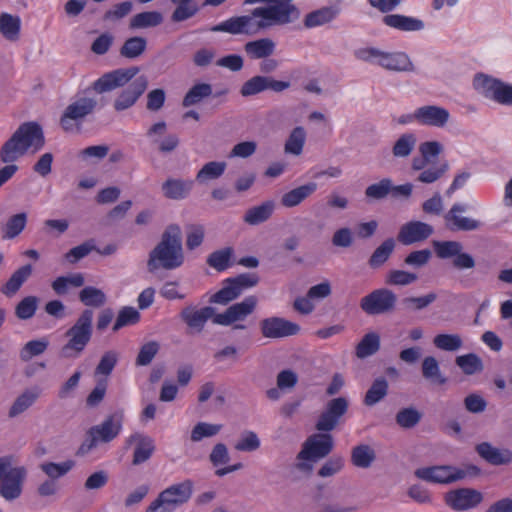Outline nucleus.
Here are the masks:
<instances>
[{
	"instance_id": "42",
	"label": "nucleus",
	"mask_w": 512,
	"mask_h": 512,
	"mask_svg": "<svg viewBox=\"0 0 512 512\" xmlns=\"http://www.w3.org/2000/svg\"><path fill=\"white\" fill-rule=\"evenodd\" d=\"M417 144V137L414 133L402 134L392 147V155L395 158H407L411 155Z\"/></svg>"
},
{
	"instance_id": "63",
	"label": "nucleus",
	"mask_w": 512,
	"mask_h": 512,
	"mask_svg": "<svg viewBox=\"0 0 512 512\" xmlns=\"http://www.w3.org/2000/svg\"><path fill=\"white\" fill-rule=\"evenodd\" d=\"M392 189V181L389 178H384L378 183L369 185L365 190V195L367 198L380 200L384 199Z\"/></svg>"
},
{
	"instance_id": "26",
	"label": "nucleus",
	"mask_w": 512,
	"mask_h": 512,
	"mask_svg": "<svg viewBox=\"0 0 512 512\" xmlns=\"http://www.w3.org/2000/svg\"><path fill=\"white\" fill-rule=\"evenodd\" d=\"M129 442H136L132 460L133 465H140L146 462L155 450L153 439L146 435L135 433L130 436Z\"/></svg>"
},
{
	"instance_id": "32",
	"label": "nucleus",
	"mask_w": 512,
	"mask_h": 512,
	"mask_svg": "<svg viewBox=\"0 0 512 512\" xmlns=\"http://www.w3.org/2000/svg\"><path fill=\"white\" fill-rule=\"evenodd\" d=\"M274 209L275 203L273 201H265L258 206L249 208L243 216V221L249 225H259L272 216Z\"/></svg>"
},
{
	"instance_id": "55",
	"label": "nucleus",
	"mask_w": 512,
	"mask_h": 512,
	"mask_svg": "<svg viewBox=\"0 0 512 512\" xmlns=\"http://www.w3.org/2000/svg\"><path fill=\"white\" fill-rule=\"evenodd\" d=\"M233 255V249L226 247L212 252L207 258V264L221 272L226 270L230 265V259Z\"/></svg>"
},
{
	"instance_id": "29",
	"label": "nucleus",
	"mask_w": 512,
	"mask_h": 512,
	"mask_svg": "<svg viewBox=\"0 0 512 512\" xmlns=\"http://www.w3.org/2000/svg\"><path fill=\"white\" fill-rule=\"evenodd\" d=\"M476 451L484 460L492 465H504L512 461V453L509 450L501 451L488 442L478 444Z\"/></svg>"
},
{
	"instance_id": "22",
	"label": "nucleus",
	"mask_w": 512,
	"mask_h": 512,
	"mask_svg": "<svg viewBox=\"0 0 512 512\" xmlns=\"http://www.w3.org/2000/svg\"><path fill=\"white\" fill-rule=\"evenodd\" d=\"M450 119L449 111L436 105H425L416 109V121L422 125L442 128Z\"/></svg>"
},
{
	"instance_id": "54",
	"label": "nucleus",
	"mask_w": 512,
	"mask_h": 512,
	"mask_svg": "<svg viewBox=\"0 0 512 512\" xmlns=\"http://www.w3.org/2000/svg\"><path fill=\"white\" fill-rule=\"evenodd\" d=\"M240 295L238 287H235L229 278L225 281V285L210 297L209 302L226 305L238 298Z\"/></svg>"
},
{
	"instance_id": "5",
	"label": "nucleus",
	"mask_w": 512,
	"mask_h": 512,
	"mask_svg": "<svg viewBox=\"0 0 512 512\" xmlns=\"http://www.w3.org/2000/svg\"><path fill=\"white\" fill-rule=\"evenodd\" d=\"M11 455L0 457V496L6 501L18 499L28 471L25 466H14Z\"/></svg>"
},
{
	"instance_id": "28",
	"label": "nucleus",
	"mask_w": 512,
	"mask_h": 512,
	"mask_svg": "<svg viewBox=\"0 0 512 512\" xmlns=\"http://www.w3.org/2000/svg\"><path fill=\"white\" fill-rule=\"evenodd\" d=\"M275 48L276 44L271 38H260L244 45L246 55L252 60L270 57L274 54Z\"/></svg>"
},
{
	"instance_id": "17",
	"label": "nucleus",
	"mask_w": 512,
	"mask_h": 512,
	"mask_svg": "<svg viewBox=\"0 0 512 512\" xmlns=\"http://www.w3.org/2000/svg\"><path fill=\"white\" fill-rule=\"evenodd\" d=\"M12 136L27 151L32 148L33 152H37L45 145L43 129L40 124L34 121L22 123Z\"/></svg>"
},
{
	"instance_id": "1",
	"label": "nucleus",
	"mask_w": 512,
	"mask_h": 512,
	"mask_svg": "<svg viewBox=\"0 0 512 512\" xmlns=\"http://www.w3.org/2000/svg\"><path fill=\"white\" fill-rule=\"evenodd\" d=\"M258 2L266 3V6L256 7L247 15L231 17L210 30L232 35H256L272 26L294 22L300 16L293 0H244V4Z\"/></svg>"
},
{
	"instance_id": "19",
	"label": "nucleus",
	"mask_w": 512,
	"mask_h": 512,
	"mask_svg": "<svg viewBox=\"0 0 512 512\" xmlns=\"http://www.w3.org/2000/svg\"><path fill=\"white\" fill-rule=\"evenodd\" d=\"M148 87V79L141 75L130 83L125 89L121 90L114 99L113 108L117 112L127 110L135 105L140 96Z\"/></svg>"
},
{
	"instance_id": "38",
	"label": "nucleus",
	"mask_w": 512,
	"mask_h": 512,
	"mask_svg": "<svg viewBox=\"0 0 512 512\" xmlns=\"http://www.w3.org/2000/svg\"><path fill=\"white\" fill-rule=\"evenodd\" d=\"M395 249V240L387 238L372 253L368 260V264L372 269L380 268L384 265Z\"/></svg>"
},
{
	"instance_id": "47",
	"label": "nucleus",
	"mask_w": 512,
	"mask_h": 512,
	"mask_svg": "<svg viewBox=\"0 0 512 512\" xmlns=\"http://www.w3.org/2000/svg\"><path fill=\"white\" fill-rule=\"evenodd\" d=\"M306 140V131L302 126L295 127L286 140L284 150L288 154L300 155Z\"/></svg>"
},
{
	"instance_id": "43",
	"label": "nucleus",
	"mask_w": 512,
	"mask_h": 512,
	"mask_svg": "<svg viewBox=\"0 0 512 512\" xmlns=\"http://www.w3.org/2000/svg\"><path fill=\"white\" fill-rule=\"evenodd\" d=\"M163 22V16L158 11H146L134 15L130 20V28L143 29L156 27Z\"/></svg>"
},
{
	"instance_id": "37",
	"label": "nucleus",
	"mask_w": 512,
	"mask_h": 512,
	"mask_svg": "<svg viewBox=\"0 0 512 512\" xmlns=\"http://www.w3.org/2000/svg\"><path fill=\"white\" fill-rule=\"evenodd\" d=\"M21 20L18 16L1 13L0 33L9 41H17L20 36Z\"/></svg>"
},
{
	"instance_id": "39",
	"label": "nucleus",
	"mask_w": 512,
	"mask_h": 512,
	"mask_svg": "<svg viewBox=\"0 0 512 512\" xmlns=\"http://www.w3.org/2000/svg\"><path fill=\"white\" fill-rule=\"evenodd\" d=\"M380 349V336L376 332H369L363 336L357 344L355 355L359 359H365L374 355Z\"/></svg>"
},
{
	"instance_id": "48",
	"label": "nucleus",
	"mask_w": 512,
	"mask_h": 512,
	"mask_svg": "<svg viewBox=\"0 0 512 512\" xmlns=\"http://www.w3.org/2000/svg\"><path fill=\"white\" fill-rule=\"evenodd\" d=\"M79 300L85 306L99 308L106 303L107 298L101 289L86 286L79 292Z\"/></svg>"
},
{
	"instance_id": "25",
	"label": "nucleus",
	"mask_w": 512,
	"mask_h": 512,
	"mask_svg": "<svg viewBox=\"0 0 512 512\" xmlns=\"http://www.w3.org/2000/svg\"><path fill=\"white\" fill-rule=\"evenodd\" d=\"M382 22L390 28L404 32L421 31L425 27L421 19L401 14H386Z\"/></svg>"
},
{
	"instance_id": "64",
	"label": "nucleus",
	"mask_w": 512,
	"mask_h": 512,
	"mask_svg": "<svg viewBox=\"0 0 512 512\" xmlns=\"http://www.w3.org/2000/svg\"><path fill=\"white\" fill-rule=\"evenodd\" d=\"M418 276L415 273H411L404 270H391L386 276V284L395 286H406L417 281Z\"/></svg>"
},
{
	"instance_id": "34",
	"label": "nucleus",
	"mask_w": 512,
	"mask_h": 512,
	"mask_svg": "<svg viewBox=\"0 0 512 512\" xmlns=\"http://www.w3.org/2000/svg\"><path fill=\"white\" fill-rule=\"evenodd\" d=\"M31 274V264L20 267L11 275L6 284L1 287V292L8 297L15 295Z\"/></svg>"
},
{
	"instance_id": "13",
	"label": "nucleus",
	"mask_w": 512,
	"mask_h": 512,
	"mask_svg": "<svg viewBox=\"0 0 512 512\" xmlns=\"http://www.w3.org/2000/svg\"><path fill=\"white\" fill-rule=\"evenodd\" d=\"M139 72V68L131 66L129 68H119L103 74L92 84V89L97 94L110 92L116 88L125 86Z\"/></svg>"
},
{
	"instance_id": "6",
	"label": "nucleus",
	"mask_w": 512,
	"mask_h": 512,
	"mask_svg": "<svg viewBox=\"0 0 512 512\" xmlns=\"http://www.w3.org/2000/svg\"><path fill=\"white\" fill-rule=\"evenodd\" d=\"M194 483L186 479L162 490L145 512H175L176 508L186 504L193 495Z\"/></svg>"
},
{
	"instance_id": "8",
	"label": "nucleus",
	"mask_w": 512,
	"mask_h": 512,
	"mask_svg": "<svg viewBox=\"0 0 512 512\" xmlns=\"http://www.w3.org/2000/svg\"><path fill=\"white\" fill-rule=\"evenodd\" d=\"M359 60L376 63L379 66L397 72H414L415 66L409 56L403 52H383L377 48H362L355 51Z\"/></svg>"
},
{
	"instance_id": "33",
	"label": "nucleus",
	"mask_w": 512,
	"mask_h": 512,
	"mask_svg": "<svg viewBox=\"0 0 512 512\" xmlns=\"http://www.w3.org/2000/svg\"><path fill=\"white\" fill-rule=\"evenodd\" d=\"M423 378L433 385H444L447 378L442 374L438 360L433 356H427L423 359L421 365Z\"/></svg>"
},
{
	"instance_id": "10",
	"label": "nucleus",
	"mask_w": 512,
	"mask_h": 512,
	"mask_svg": "<svg viewBox=\"0 0 512 512\" xmlns=\"http://www.w3.org/2000/svg\"><path fill=\"white\" fill-rule=\"evenodd\" d=\"M98 101L91 97H81L70 103L60 118V126L66 132L73 131L76 124H80L88 115L94 113Z\"/></svg>"
},
{
	"instance_id": "46",
	"label": "nucleus",
	"mask_w": 512,
	"mask_h": 512,
	"mask_svg": "<svg viewBox=\"0 0 512 512\" xmlns=\"http://www.w3.org/2000/svg\"><path fill=\"white\" fill-rule=\"evenodd\" d=\"M455 363L465 375H474L484 369L482 359L475 353L457 356Z\"/></svg>"
},
{
	"instance_id": "12",
	"label": "nucleus",
	"mask_w": 512,
	"mask_h": 512,
	"mask_svg": "<svg viewBox=\"0 0 512 512\" xmlns=\"http://www.w3.org/2000/svg\"><path fill=\"white\" fill-rule=\"evenodd\" d=\"M349 402L345 397H337L329 400L320 414L315 428L320 432H330L340 423L341 418L347 413Z\"/></svg>"
},
{
	"instance_id": "23",
	"label": "nucleus",
	"mask_w": 512,
	"mask_h": 512,
	"mask_svg": "<svg viewBox=\"0 0 512 512\" xmlns=\"http://www.w3.org/2000/svg\"><path fill=\"white\" fill-rule=\"evenodd\" d=\"M193 188V181L189 179L168 178L162 183L163 195L171 200L185 199Z\"/></svg>"
},
{
	"instance_id": "52",
	"label": "nucleus",
	"mask_w": 512,
	"mask_h": 512,
	"mask_svg": "<svg viewBox=\"0 0 512 512\" xmlns=\"http://www.w3.org/2000/svg\"><path fill=\"white\" fill-rule=\"evenodd\" d=\"M226 166V162L223 161L208 162L197 172L196 180L199 183H204L208 180L217 179L223 175Z\"/></svg>"
},
{
	"instance_id": "30",
	"label": "nucleus",
	"mask_w": 512,
	"mask_h": 512,
	"mask_svg": "<svg viewBox=\"0 0 512 512\" xmlns=\"http://www.w3.org/2000/svg\"><path fill=\"white\" fill-rule=\"evenodd\" d=\"M213 95V87L210 83L197 82L193 84L182 100V106L187 108L199 105Z\"/></svg>"
},
{
	"instance_id": "49",
	"label": "nucleus",
	"mask_w": 512,
	"mask_h": 512,
	"mask_svg": "<svg viewBox=\"0 0 512 512\" xmlns=\"http://www.w3.org/2000/svg\"><path fill=\"white\" fill-rule=\"evenodd\" d=\"M388 392V382L384 377L374 380L371 387L367 390L364 403L367 406H373L380 402Z\"/></svg>"
},
{
	"instance_id": "31",
	"label": "nucleus",
	"mask_w": 512,
	"mask_h": 512,
	"mask_svg": "<svg viewBox=\"0 0 512 512\" xmlns=\"http://www.w3.org/2000/svg\"><path fill=\"white\" fill-rule=\"evenodd\" d=\"M340 11L341 8L339 5L322 7L308 13L304 19V25L307 28L324 25L334 20L339 15Z\"/></svg>"
},
{
	"instance_id": "50",
	"label": "nucleus",
	"mask_w": 512,
	"mask_h": 512,
	"mask_svg": "<svg viewBox=\"0 0 512 512\" xmlns=\"http://www.w3.org/2000/svg\"><path fill=\"white\" fill-rule=\"evenodd\" d=\"M26 224L27 214L25 212L12 215L3 228V239H14L25 229Z\"/></svg>"
},
{
	"instance_id": "57",
	"label": "nucleus",
	"mask_w": 512,
	"mask_h": 512,
	"mask_svg": "<svg viewBox=\"0 0 512 512\" xmlns=\"http://www.w3.org/2000/svg\"><path fill=\"white\" fill-rule=\"evenodd\" d=\"M222 429L221 424H212L207 422L197 423L191 431V441L200 442L204 438L217 435Z\"/></svg>"
},
{
	"instance_id": "60",
	"label": "nucleus",
	"mask_w": 512,
	"mask_h": 512,
	"mask_svg": "<svg viewBox=\"0 0 512 512\" xmlns=\"http://www.w3.org/2000/svg\"><path fill=\"white\" fill-rule=\"evenodd\" d=\"M265 90H267L266 76L256 75L243 83L240 88V94L242 97H251Z\"/></svg>"
},
{
	"instance_id": "7",
	"label": "nucleus",
	"mask_w": 512,
	"mask_h": 512,
	"mask_svg": "<svg viewBox=\"0 0 512 512\" xmlns=\"http://www.w3.org/2000/svg\"><path fill=\"white\" fill-rule=\"evenodd\" d=\"M479 473L480 469L473 465L468 466L465 469L452 465H434L417 468L414 471L416 478L428 483L442 485L461 481L468 476H477Z\"/></svg>"
},
{
	"instance_id": "44",
	"label": "nucleus",
	"mask_w": 512,
	"mask_h": 512,
	"mask_svg": "<svg viewBox=\"0 0 512 512\" xmlns=\"http://www.w3.org/2000/svg\"><path fill=\"white\" fill-rule=\"evenodd\" d=\"M375 458V451L369 445L361 444L351 451V462L358 468H369Z\"/></svg>"
},
{
	"instance_id": "9",
	"label": "nucleus",
	"mask_w": 512,
	"mask_h": 512,
	"mask_svg": "<svg viewBox=\"0 0 512 512\" xmlns=\"http://www.w3.org/2000/svg\"><path fill=\"white\" fill-rule=\"evenodd\" d=\"M396 302L397 296L393 291L379 288L361 298L359 305L364 313L374 316L392 312Z\"/></svg>"
},
{
	"instance_id": "59",
	"label": "nucleus",
	"mask_w": 512,
	"mask_h": 512,
	"mask_svg": "<svg viewBox=\"0 0 512 512\" xmlns=\"http://www.w3.org/2000/svg\"><path fill=\"white\" fill-rule=\"evenodd\" d=\"M74 461L67 460L62 463L46 462L40 465L41 470L52 480L67 474L73 467Z\"/></svg>"
},
{
	"instance_id": "62",
	"label": "nucleus",
	"mask_w": 512,
	"mask_h": 512,
	"mask_svg": "<svg viewBox=\"0 0 512 512\" xmlns=\"http://www.w3.org/2000/svg\"><path fill=\"white\" fill-rule=\"evenodd\" d=\"M449 168V163L447 161H444L438 166H431L421 171V173L417 177V180L426 184L434 183L440 178H442L445 175V173L449 170Z\"/></svg>"
},
{
	"instance_id": "58",
	"label": "nucleus",
	"mask_w": 512,
	"mask_h": 512,
	"mask_svg": "<svg viewBox=\"0 0 512 512\" xmlns=\"http://www.w3.org/2000/svg\"><path fill=\"white\" fill-rule=\"evenodd\" d=\"M49 342L46 338H41L38 340H31L27 342L20 351V358L22 361L27 362L31 358L43 354Z\"/></svg>"
},
{
	"instance_id": "36",
	"label": "nucleus",
	"mask_w": 512,
	"mask_h": 512,
	"mask_svg": "<svg viewBox=\"0 0 512 512\" xmlns=\"http://www.w3.org/2000/svg\"><path fill=\"white\" fill-rule=\"evenodd\" d=\"M175 5L171 21L178 23L194 17L200 10L195 0H170Z\"/></svg>"
},
{
	"instance_id": "24",
	"label": "nucleus",
	"mask_w": 512,
	"mask_h": 512,
	"mask_svg": "<svg viewBox=\"0 0 512 512\" xmlns=\"http://www.w3.org/2000/svg\"><path fill=\"white\" fill-rule=\"evenodd\" d=\"M42 389L39 386H32L25 389L12 403L8 416L15 418L28 410L41 396Z\"/></svg>"
},
{
	"instance_id": "40",
	"label": "nucleus",
	"mask_w": 512,
	"mask_h": 512,
	"mask_svg": "<svg viewBox=\"0 0 512 512\" xmlns=\"http://www.w3.org/2000/svg\"><path fill=\"white\" fill-rule=\"evenodd\" d=\"M501 85V81L489 77L485 74H477L473 80L474 88L486 98L492 99L495 101L497 96V91Z\"/></svg>"
},
{
	"instance_id": "61",
	"label": "nucleus",
	"mask_w": 512,
	"mask_h": 512,
	"mask_svg": "<svg viewBox=\"0 0 512 512\" xmlns=\"http://www.w3.org/2000/svg\"><path fill=\"white\" fill-rule=\"evenodd\" d=\"M139 320L140 313L134 307H123L118 313L112 330L116 332L124 326L136 324Z\"/></svg>"
},
{
	"instance_id": "45",
	"label": "nucleus",
	"mask_w": 512,
	"mask_h": 512,
	"mask_svg": "<svg viewBox=\"0 0 512 512\" xmlns=\"http://www.w3.org/2000/svg\"><path fill=\"white\" fill-rule=\"evenodd\" d=\"M147 47V40L140 36L128 38L120 48V55L127 59H135L141 56Z\"/></svg>"
},
{
	"instance_id": "41",
	"label": "nucleus",
	"mask_w": 512,
	"mask_h": 512,
	"mask_svg": "<svg viewBox=\"0 0 512 512\" xmlns=\"http://www.w3.org/2000/svg\"><path fill=\"white\" fill-rule=\"evenodd\" d=\"M85 283L83 274L74 273L68 276L57 277L51 284L53 291L57 295H65L70 288L82 287Z\"/></svg>"
},
{
	"instance_id": "14",
	"label": "nucleus",
	"mask_w": 512,
	"mask_h": 512,
	"mask_svg": "<svg viewBox=\"0 0 512 512\" xmlns=\"http://www.w3.org/2000/svg\"><path fill=\"white\" fill-rule=\"evenodd\" d=\"M467 206L463 203H454L444 215L445 226L453 232H470L477 231L483 223L475 218L463 216Z\"/></svg>"
},
{
	"instance_id": "53",
	"label": "nucleus",
	"mask_w": 512,
	"mask_h": 512,
	"mask_svg": "<svg viewBox=\"0 0 512 512\" xmlns=\"http://www.w3.org/2000/svg\"><path fill=\"white\" fill-rule=\"evenodd\" d=\"M422 419V413L414 407L400 409L396 416V423L404 429L414 428Z\"/></svg>"
},
{
	"instance_id": "11",
	"label": "nucleus",
	"mask_w": 512,
	"mask_h": 512,
	"mask_svg": "<svg viewBox=\"0 0 512 512\" xmlns=\"http://www.w3.org/2000/svg\"><path fill=\"white\" fill-rule=\"evenodd\" d=\"M333 437L328 433L314 434L303 443L297 460H311L312 462L325 458L333 450Z\"/></svg>"
},
{
	"instance_id": "20",
	"label": "nucleus",
	"mask_w": 512,
	"mask_h": 512,
	"mask_svg": "<svg viewBox=\"0 0 512 512\" xmlns=\"http://www.w3.org/2000/svg\"><path fill=\"white\" fill-rule=\"evenodd\" d=\"M434 233V228L422 221H410L399 229L397 240L403 245H412L427 240Z\"/></svg>"
},
{
	"instance_id": "2",
	"label": "nucleus",
	"mask_w": 512,
	"mask_h": 512,
	"mask_svg": "<svg viewBox=\"0 0 512 512\" xmlns=\"http://www.w3.org/2000/svg\"><path fill=\"white\" fill-rule=\"evenodd\" d=\"M184 263L182 236L176 224L167 226L159 243L150 251L147 261L149 272L159 268L174 270Z\"/></svg>"
},
{
	"instance_id": "21",
	"label": "nucleus",
	"mask_w": 512,
	"mask_h": 512,
	"mask_svg": "<svg viewBox=\"0 0 512 512\" xmlns=\"http://www.w3.org/2000/svg\"><path fill=\"white\" fill-rule=\"evenodd\" d=\"M262 335L266 338H283L299 333L300 326L281 317L263 319L260 323Z\"/></svg>"
},
{
	"instance_id": "35",
	"label": "nucleus",
	"mask_w": 512,
	"mask_h": 512,
	"mask_svg": "<svg viewBox=\"0 0 512 512\" xmlns=\"http://www.w3.org/2000/svg\"><path fill=\"white\" fill-rule=\"evenodd\" d=\"M27 152L11 135L0 148V161L6 165H12Z\"/></svg>"
},
{
	"instance_id": "51",
	"label": "nucleus",
	"mask_w": 512,
	"mask_h": 512,
	"mask_svg": "<svg viewBox=\"0 0 512 512\" xmlns=\"http://www.w3.org/2000/svg\"><path fill=\"white\" fill-rule=\"evenodd\" d=\"M433 248L439 259H454L463 250V244L455 240L433 241Z\"/></svg>"
},
{
	"instance_id": "16",
	"label": "nucleus",
	"mask_w": 512,
	"mask_h": 512,
	"mask_svg": "<svg viewBox=\"0 0 512 512\" xmlns=\"http://www.w3.org/2000/svg\"><path fill=\"white\" fill-rule=\"evenodd\" d=\"M215 315L216 310L214 307L205 306L197 308V306L193 304L186 305L179 313V317L186 325L187 329L195 333H201L207 321L210 319L213 320Z\"/></svg>"
},
{
	"instance_id": "3",
	"label": "nucleus",
	"mask_w": 512,
	"mask_h": 512,
	"mask_svg": "<svg viewBox=\"0 0 512 512\" xmlns=\"http://www.w3.org/2000/svg\"><path fill=\"white\" fill-rule=\"evenodd\" d=\"M93 318L94 312L85 309L65 332L68 341L61 349L63 357H78L84 351L93 335Z\"/></svg>"
},
{
	"instance_id": "4",
	"label": "nucleus",
	"mask_w": 512,
	"mask_h": 512,
	"mask_svg": "<svg viewBox=\"0 0 512 512\" xmlns=\"http://www.w3.org/2000/svg\"><path fill=\"white\" fill-rule=\"evenodd\" d=\"M122 421L123 413L117 412L106 417L101 424L89 428L85 440L78 448L76 455L85 456L96 448L99 443L113 441L121 432Z\"/></svg>"
},
{
	"instance_id": "18",
	"label": "nucleus",
	"mask_w": 512,
	"mask_h": 512,
	"mask_svg": "<svg viewBox=\"0 0 512 512\" xmlns=\"http://www.w3.org/2000/svg\"><path fill=\"white\" fill-rule=\"evenodd\" d=\"M445 501L455 511H466L477 507L483 501V495L472 488H459L447 492Z\"/></svg>"
},
{
	"instance_id": "15",
	"label": "nucleus",
	"mask_w": 512,
	"mask_h": 512,
	"mask_svg": "<svg viewBox=\"0 0 512 512\" xmlns=\"http://www.w3.org/2000/svg\"><path fill=\"white\" fill-rule=\"evenodd\" d=\"M258 299L256 296H248L243 301L229 306L223 313L216 314L213 323L222 326H230L236 322L243 321L253 313Z\"/></svg>"
},
{
	"instance_id": "27",
	"label": "nucleus",
	"mask_w": 512,
	"mask_h": 512,
	"mask_svg": "<svg viewBox=\"0 0 512 512\" xmlns=\"http://www.w3.org/2000/svg\"><path fill=\"white\" fill-rule=\"evenodd\" d=\"M316 190L317 184L315 182H308L284 193L280 203L286 208L296 207L309 198Z\"/></svg>"
},
{
	"instance_id": "56",
	"label": "nucleus",
	"mask_w": 512,
	"mask_h": 512,
	"mask_svg": "<svg viewBox=\"0 0 512 512\" xmlns=\"http://www.w3.org/2000/svg\"><path fill=\"white\" fill-rule=\"evenodd\" d=\"M436 348L443 351H457L463 346V341L458 334H438L433 339Z\"/></svg>"
}]
</instances>
